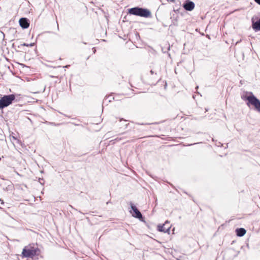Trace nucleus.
I'll return each mask as SVG.
<instances>
[{
	"instance_id": "17",
	"label": "nucleus",
	"mask_w": 260,
	"mask_h": 260,
	"mask_svg": "<svg viewBox=\"0 0 260 260\" xmlns=\"http://www.w3.org/2000/svg\"><path fill=\"white\" fill-rule=\"evenodd\" d=\"M0 202H1V204L2 205H3V206L5 205V202H4V201L2 199H0Z\"/></svg>"
},
{
	"instance_id": "2",
	"label": "nucleus",
	"mask_w": 260,
	"mask_h": 260,
	"mask_svg": "<svg viewBox=\"0 0 260 260\" xmlns=\"http://www.w3.org/2000/svg\"><path fill=\"white\" fill-rule=\"evenodd\" d=\"M127 14L146 18H151L152 14L151 11L147 8L135 7L127 10Z\"/></svg>"
},
{
	"instance_id": "13",
	"label": "nucleus",
	"mask_w": 260,
	"mask_h": 260,
	"mask_svg": "<svg viewBox=\"0 0 260 260\" xmlns=\"http://www.w3.org/2000/svg\"><path fill=\"white\" fill-rule=\"evenodd\" d=\"M163 121H161V122H153V123H139V122H136V124H137V125H149V124H159L160 123H161Z\"/></svg>"
},
{
	"instance_id": "11",
	"label": "nucleus",
	"mask_w": 260,
	"mask_h": 260,
	"mask_svg": "<svg viewBox=\"0 0 260 260\" xmlns=\"http://www.w3.org/2000/svg\"><path fill=\"white\" fill-rule=\"evenodd\" d=\"M9 183H10L9 184H7V186H6L5 187H3V189L4 191H9V190H11L12 189L13 185H12L11 182H10Z\"/></svg>"
},
{
	"instance_id": "16",
	"label": "nucleus",
	"mask_w": 260,
	"mask_h": 260,
	"mask_svg": "<svg viewBox=\"0 0 260 260\" xmlns=\"http://www.w3.org/2000/svg\"><path fill=\"white\" fill-rule=\"evenodd\" d=\"M108 103V101H107V98H105L103 102V105L106 104L107 105ZM102 106L103 107V105H102Z\"/></svg>"
},
{
	"instance_id": "18",
	"label": "nucleus",
	"mask_w": 260,
	"mask_h": 260,
	"mask_svg": "<svg viewBox=\"0 0 260 260\" xmlns=\"http://www.w3.org/2000/svg\"><path fill=\"white\" fill-rule=\"evenodd\" d=\"M254 1L258 5H260V0H254Z\"/></svg>"
},
{
	"instance_id": "26",
	"label": "nucleus",
	"mask_w": 260,
	"mask_h": 260,
	"mask_svg": "<svg viewBox=\"0 0 260 260\" xmlns=\"http://www.w3.org/2000/svg\"><path fill=\"white\" fill-rule=\"evenodd\" d=\"M128 125H129V123L126 124L125 125V127H127V126H128Z\"/></svg>"
},
{
	"instance_id": "27",
	"label": "nucleus",
	"mask_w": 260,
	"mask_h": 260,
	"mask_svg": "<svg viewBox=\"0 0 260 260\" xmlns=\"http://www.w3.org/2000/svg\"><path fill=\"white\" fill-rule=\"evenodd\" d=\"M138 130H139V131H144L145 129H138Z\"/></svg>"
},
{
	"instance_id": "9",
	"label": "nucleus",
	"mask_w": 260,
	"mask_h": 260,
	"mask_svg": "<svg viewBox=\"0 0 260 260\" xmlns=\"http://www.w3.org/2000/svg\"><path fill=\"white\" fill-rule=\"evenodd\" d=\"M20 26L23 29H26L28 28L30 24V21L29 19L25 17H22L19 20Z\"/></svg>"
},
{
	"instance_id": "12",
	"label": "nucleus",
	"mask_w": 260,
	"mask_h": 260,
	"mask_svg": "<svg viewBox=\"0 0 260 260\" xmlns=\"http://www.w3.org/2000/svg\"><path fill=\"white\" fill-rule=\"evenodd\" d=\"M34 45V43L27 44V43H24L23 44H21L20 45H18L17 47H18V48H21V47H22V46L29 47V46H33Z\"/></svg>"
},
{
	"instance_id": "14",
	"label": "nucleus",
	"mask_w": 260,
	"mask_h": 260,
	"mask_svg": "<svg viewBox=\"0 0 260 260\" xmlns=\"http://www.w3.org/2000/svg\"><path fill=\"white\" fill-rule=\"evenodd\" d=\"M105 98L108 99V103L111 102L113 100H114V98L112 97L111 95H109L108 96H106Z\"/></svg>"
},
{
	"instance_id": "4",
	"label": "nucleus",
	"mask_w": 260,
	"mask_h": 260,
	"mask_svg": "<svg viewBox=\"0 0 260 260\" xmlns=\"http://www.w3.org/2000/svg\"><path fill=\"white\" fill-rule=\"evenodd\" d=\"M16 95V94H10L4 95L1 97L0 99V109L2 110L12 104L15 101Z\"/></svg>"
},
{
	"instance_id": "5",
	"label": "nucleus",
	"mask_w": 260,
	"mask_h": 260,
	"mask_svg": "<svg viewBox=\"0 0 260 260\" xmlns=\"http://www.w3.org/2000/svg\"><path fill=\"white\" fill-rule=\"evenodd\" d=\"M131 210H129V212L134 217L139 219L141 221H144V217L143 216L141 212L137 208L136 206L133 204L132 202L129 203Z\"/></svg>"
},
{
	"instance_id": "1",
	"label": "nucleus",
	"mask_w": 260,
	"mask_h": 260,
	"mask_svg": "<svg viewBox=\"0 0 260 260\" xmlns=\"http://www.w3.org/2000/svg\"><path fill=\"white\" fill-rule=\"evenodd\" d=\"M241 99L246 102V105L249 108L253 106L254 110L260 113V100L252 92H246L241 95Z\"/></svg>"
},
{
	"instance_id": "6",
	"label": "nucleus",
	"mask_w": 260,
	"mask_h": 260,
	"mask_svg": "<svg viewBox=\"0 0 260 260\" xmlns=\"http://www.w3.org/2000/svg\"><path fill=\"white\" fill-rule=\"evenodd\" d=\"M171 225H170V222L167 220L164 224H159L157 226V230L158 231L163 232L165 233H170Z\"/></svg>"
},
{
	"instance_id": "24",
	"label": "nucleus",
	"mask_w": 260,
	"mask_h": 260,
	"mask_svg": "<svg viewBox=\"0 0 260 260\" xmlns=\"http://www.w3.org/2000/svg\"><path fill=\"white\" fill-rule=\"evenodd\" d=\"M42 180L43 181V179H40V182L42 184Z\"/></svg>"
},
{
	"instance_id": "10",
	"label": "nucleus",
	"mask_w": 260,
	"mask_h": 260,
	"mask_svg": "<svg viewBox=\"0 0 260 260\" xmlns=\"http://www.w3.org/2000/svg\"><path fill=\"white\" fill-rule=\"evenodd\" d=\"M236 234L238 237L243 236L246 233V231L243 228H237L235 230Z\"/></svg>"
},
{
	"instance_id": "20",
	"label": "nucleus",
	"mask_w": 260,
	"mask_h": 260,
	"mask_svg": "<svg viewBox=\"0 0 260 260\" xmlns=\"http://www.w3.org/2000/svg\"><path fill=\"white\" fill-rule=\"evenodd\" d=\"M168 1H169L172 3H174L175 2V0H168Z\"/></svg>"
},
{
	"instance_id": "28",
	"label": "nucleus",
	"mask_w": 260,
	"mask_h": 260,
	"mask_svg": "<svg viewBox=\"0 0 260 260\" xmlns=\"http://www.w3.org/2000/svg\"><path fill=\"white\" fill-rule=\"evenodd\" d=\"M246 246H247V247L249 248V245H248V243L246 244Z\"/></svg>"
},
{
	"instance_id": "22",
	"label": "nucleus",
	"mask_w": 260,
	"mask_h": 260,
	"mask_svg": "<svg viewBox=\"0 0 260 260\" xmlns=\"http://www.w3.org/2000/svg\"><path fill=\"white\" fill-rule=\"evenodd\" d=\"M92 49L93 50V53H95V51H96L95 48H93Z\"/></svg>"
},
{
	"instance_id": "3",
	"label": "nucleus",
	"mask_w": 260,
	"mask_h": 260,
	"mask_svg": "<svg viewBox=\"0 0 260 260\" xmlns=\"http://www.w3.org/2000/svg\"><path fill=\"white\" fill-rule=\"evenodd\" d=\"M41 250L38 247L29 244L23 248L21 256L22 258H32L36 256H39Z\"/></svg>"
},
{
	"instance_id": "25",
	"label": "nucleus",
	"mask_w": 260,
	"mask_h": 260,
	"mask_svg": "<svg viewBox=\"0 0 260 260\" xmlns=\"http://www.w3.org/2000/svg\"><path fill=\"white\" fill-rule=\"evenodd\" d=\"M50 77L51 78H56V76H50Z\"/></svg>"
},
{
	"instance_id": "19",
	"label": "nucleus",
	"mask_w": 260,
	"mask_h": 260,
	"mask_svg": "<svg viewBox=\"0 0 260 260\" xmlns=\"http://www.w3.org/2000/svg\"><path fill=\"white\" fill-rule=\"evenodd\" d=\"M199 143H194L193 144H188V145H187L186 146H191V145H195V144H198Z\"/></svg>"
},
{
	"instance_id": "8",
	"label": "nucleus",
	"mask_w": 260,
	"mask_h": 260,
	"mask_svg": "<svg viewBox=\"0 0 260 260\" xmlns=\"http://www.w3.org/2000/svg\"><path fill=\"white\" fill-rule=\"evenodd\" d=\"M182 7L187 11H191L195 7L194 3L190 0H185L182 5Z\"/></svg>"
},
{
	"instance_id": "29",
	"label": "nucleus",
	"mask_w": 260,
	"mask_h": 260,
	"mask_svg": "<svg viewBox=\"0 0 260 260\" xmlns=\"http://www.w3.org/2000/svg\"><path fill=\"white\" fill-rule=\"evenodd\" d=\"M68 66H66L65 67H63V68H67Z\"/></svg>"
},
{
	"instance_id": "15",
	"label": "nucleus",
	"mask_w": 260,
	"mask_h": 260,
	"mask_svg": "<svg viewBox=\"0 0 260 260\" xmlns=\"http://www.w3.org/2000/svg\"><path fill=\"white\" fill-rule=\"evenodd\" d=\"M17 46H16V45L15 43H13L12 44V48L14 49L16 51L18 52L19 51L17 50V48H18Z\"/></svg>"
},
{
	"instance_id": "7",
	"label": "nucleus",
	"mask_w": 260,
	"mask_h": 260,
	"mask_svg": "<svg viewBox=\"0 0 260 260\" xmlns=\"http://www.w3.org/2000/svg\"><path fill=\"white\" fill-rule=\"evenodd\" d=\"M179 12V9L175 10L174 9L173 12L170 13L171 15V19L172 21L171 25L177 26L178 25V19L179 16L177 14V13Z\"/></svg>"
},
{
	"instance_id": "30",
	"label": "nucleus",
	"mask_w": 260,
	"mask_h": 260,
	"mask_svg": "<svg viewBox=\"0 0 260 260\" xmlns=\"http://www.w3.org/2000/svg\"><path fill=\"white\" fill-rule=\"evenodd\" d=\"M123 120V119H122V118H121V119H120V121H121V120Z\"/></svg>"
},
{
	"instance_id": "31",
	"label": "nucleus",
	"mask_w": 260,
	"mask_h": 260,
	"mask_svg": "<svg viewBox=\"0 0 260 260\" xmlns=\"http://www.w3.org/2000/svg\"><path fill=\"white\" fill-rule=\"evenodd\" d=\"M83 44H86V43L85 42H83Z\"/></svg>"
},
{
	"instance_id": "21",
	"label": "nucleus",
	"mask_w": 260,
	"mask_h": 260,
	"mask_svg": "<svg viewBox=\"0 0 260 260\" xmlns=\"http://www.w3.org/2000/svg\"><path fill=\"white\" fill-rule=\"evenodd\" d=\"M150 72L151 75H153L154 74V71L153 70H152L150 71Z\"/></svg>"
},
{
	"instance_id": "23",
	"label": "nucleus",
	"mask_w": 260,
	"mask_h": 260,
	"mask_svg": "<svg viewBox=\"0 0 260 260\" xmlns=\"http://www.w3.org/2000/svg\"><path fill=\"white\" fill-rule=\"evenodd\" d=\"M42 180L43 181V179H40V182L42 184Z\"/></svg>"
}]
</instances>
